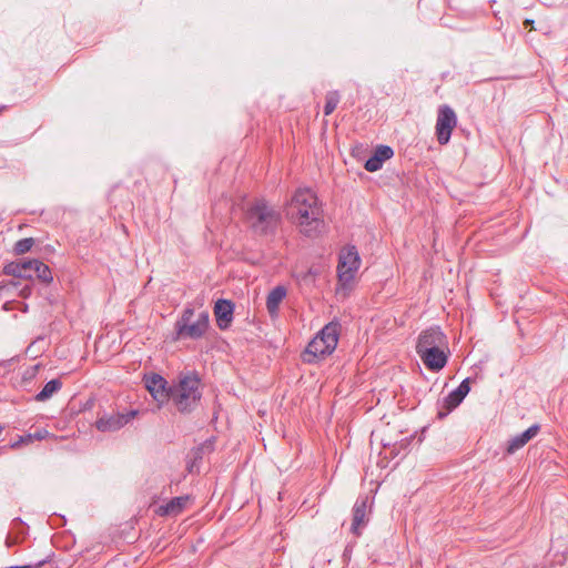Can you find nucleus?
<instances>
[{"instance_id":"nucleus-1","label":"nucleus","mask_w":568,"mask_h":568,"mask_svg":"<svg viewBox=\"0 0 568 568\" xmlns=\"http://www.w3.org/2000/svg\"><path fill=\"white\" fill-rule=\"evenodd\" d=\"M291 215L301 233L313 237L324 224L323 209L316 194L310 189L297 190L291 202Z\"/></svg>"},{"instance_id":"nucleus-2","label":"nucleus","mask_w":568,"mask_h":568,"mask_svg":"<svg viewBox=\"0 0 568 568\" xmlns=\"http://www.w3.org/2000/svg\"><path fill=\"white\" fill-rule=\"evenodd\" d=\"M244 224L256 237H274L282 223L281 212L264 199H255L246 204Z\"/></svg>"},{"instance_id":"nucleus-3","label":"nucleus","mask_w":568,"mask_h":568,"mask_svg":"<svg viewBox=\"0 0 568 568\" xmlns=\"http://www.w3.org/2000/svg\"><path fill=\"white\" fill-rule=\"evenodd\" d=\"M200 384L197 374L190 373L183 375L176 385L169 387V399L180 413L186 414L195 409L202 397Z\"/></svg>"},{"instance_id":"nucleus-4","label":"nucleus","mask_w":568,"mask_h":568,"mask_svg":"<svg viewBox=\"0 0 568 568\" xmlns=\"http://www.w3.org/2000/svg\"><path fill=\"white\" fill-rule=\"evenodd\" d=\"M339 325L328 323L322 331L308 343L305 355L310 356L305 361L312 363L316 359L331 355L338 343Z\"/></svg>"},{"instance_id":"nucleus-5","label":"nucleus","mask_w":568,"mask_h":568,"mask_svg":"<svg viewBox=\"0 0 568 568\" xmlns=\"http://www.w3.org/2000/svg\"><path fill=\"white\" fill-rule=\"evenodd\" d=\"M361 266V257L355 245L344 246L338 254L337 276L338 282L345 287L349 284Z\"/></svg>"},{"instance_id":"nucleus-6","label":"nucleus","mask_w":568,"mask_h":568,"mask_svg":"<svg viewBox=\"0 0 568 568\" xmlns=\"http://www.w3.org/2000/svg\"><path fill=\"white\" fill-rule=\"evenodd\" d=\"M456 124L457 116L455 111L449 105L439 106L436 121V136L440 145H445L449 142Z\"/></svg>"},{"instance_id":"nucleus-7","label":"nucleus","mask_w":568,"mask_h":568,"mask_svg":"<svg viewBox=\"0 0 568 568\" xmlns=\"http://www.w3.org/2000/svg\"><path fill=\"white\" fill-rule=\"evenodd\" d=\"M436 347H447V337L439 326H430L419 334L416 353H422L425 348Z\"/></svg>"},{"instance_id":"nucleus-8","label":"nucleus","mask_w":568,"mask_h":568,"mask_svg":"<svg viewBox=\"0 0 568 568\" xmlns=\"http://www.w3.org/2000/svg\"><path fill=\"white\" fill-rule=\"evenodd\" d=\"M136 414V410H130L125 414H104L97 419L95 427L103 433L115 432L130 423Z\"/></svg>"},{"instance_id":"nucleus-9","label":"nucleus","mask_w":568,"mask_h":568,"mask_svg":"<svg viewBox=\"0 0 568 568\" xmlns=\"http://www.w3.org/2000/svg\"><path fill=\"white\" fill-rule=\"evenodd\" d=\"M210 316L207 312H201L194 323L181 325L175 331L178 338L187 337L191 339H199L203 337L209 328Z\"/></svg>"},{"instance_id":"nucleus-10","label":"nucleus","mask_w":568,"mask_h":568,"mask_svg":"<svg viewBox=\"0 0 568 568\" xmlns=\"http://www.w3.org/2000/svg\"><path fill=\"white\" fill-rule=\"evenodd\" d=\"M446 347L425 348L424 352L417 353L424 365L432 372H439L447 364Z\"/></svg>"},{"instance_id":"nucleus-11","label":"nucleus","mask_w":568,"mask_h":568,"mask_svg":"<svg viewBox=\"0 0 568 568\" xmlns=\"http://www.w3.org/2000/svg\"><path fill=\"white\" fill-rule=\"evenodd\" d=\"M234 303L230 300L220 298L214 305V315L216 325L220 329H226L230 327L233 321Z\"/></svg>"},{"instance_id":"nucleus-12","label":"nucleus","mask_w":568,"mask_h":568,"mask_svg":"<svg viewBox=\"0 0 568 568\" xmlns=\"http://www.w3.org/2000/svg\"><path fill=\"white\" fill-rule=\"evenodd\" d=\"M394 151L388 145H377L374 153L366 160L364 168L368 172H376L382 169L385 161L393 158Z\"/></svg>"},{"instance_id":"nucleus-13","label":"nucleus","mask_w":568,"mask_h":568,"mask_svg":"<svg viewBox=\"0 0 568 568\" xmlns=\"http://www.w3.org/2000/svg\"><path fill=\"white\" fill-rule=\"evenodd\" d=\"M168 382L159 374H152L145 378V386L151 395L158 402H164L169 399V387Z\"/></svg>"},{"instance_id":"nucleus-14","label":"nucleus","mask_w":568,"mask_h":568,"mask_svg":"<svg viewBox=\"0 0 568 568\" xmlns=\"http://www.w3.org/2000/svg\"><path fill=\"white\" fill-rule=\"evenodd\" d=\"M367 503H368L367 497L358 498L355 501V505L353 507V521H352V526H351V531L356 536L361 535L362 528L365 527V525L367 523V519H366Z\"/></svg>"},{"instance_id":"nucleus-15","label":"nucleus","mask_w":568,"mask_h":568,"mask_svg":"<svg viewBox=\"0 0 568 568\" xmlns=\"http://www.w3.org/2000/svg\"><path fill=\"white\" fill-rule=\"evenodd\" d=\"M540 430V426L538 424L531 425L521 434H518L508 440V445L506 448L507 454L513 455L520 448H523L529 440H531Z\"/></svg>"},{"instance_id":"nucleus-16","label":"nucleus","mask_w":568,"mask_h":568,"mask_svg":"<svg viewBox=\"0 0 568 568\" xmlns=\"http://www.w3.org/2000/svg\"><path fill=\"white\" fill-rule=\"evenodd\" d=\"M189 501V496H178L171 498L168 503L156 509L159 516H178L182 513Z\"/></svg>"},{"instance_id":"nucleus-17","label":"nucleus","mask_w":568,"mask_h":568,"mask_svg":"<svg viewBox=\"0 0 568 568\" xmlns=\"http://www.w3.org/2000/svg\"><path fill=\"white\" fill-rule=\"evenodd\" d=\"M287 294L284 286H275L266 297V308L271 317H275L278 314L280 304L283 302Z\"/></svg>"},{"instance_id":"nucleus-18","label":"nucleus","mask_w":568,"mask_h":568,"mask_svg":"<svg viewBox=\"0 0 568 568\" xmlns=\"http://www.w3.org/2000/svg\"><path fill=\"white\" fill-rule=\"evenodd\" d=\"M465 397L458 395L455 390H452L447 396H445L439 404V408L437 412V417L439 419H444L452 413L456 407H458Z\"/></svg>"},{"instance_id":"nucleus-19","label":"nucleus","mask_w":568,"mask_h":568,"mask_svg":"<svg viewBox=\"0 0 568 568\" xmlns=\"http://www.w3.org/2000/svg\"><path fill=\"white\" fill-rule=\"evenodd\" d=\"M62 387V383L60 379L54 378L45 383L42 389L36 395V400L45 402L48 400L54 393L60 390Z\"/></svg>"},{"instance_id":"nucleus-20","label":"nucleus","mask_w":568,"mask_h":568,"mask_svg":"<svg viewBox=\"0 0 568 568\" xmlns=\"http://www.w3.org/2000/svg\"><path fill=\"white\" fill-rule=\"evenodd\" d=\"M34 264V276L42 283H51L53 281V277L50 267L40 260H37Z\"/></svg>"},{"instance_id":"nucleus-21","label":"nucleus","mask_w":568,"mask_h":568,"mask_svg":"<svg viewBox=\"0 0 568 568\" xmlns=\"http://www.w3.org/2000/svg\"><path fill=\"white\" fill-rule=\"evenodd\" d=\"M341 95L338 91H329L325 97L324 114L329 115L334 112L339 103Z\"/></svg>"},{"instance_id":"nucleus-22","label":"nucleus","mask_w":568,"mask_h":568,"mask_svg":"<svg viewBox=\"0 0 568 568\" xmlns=\"http://www.w3.org/2000/svg\"><path fill=\"white\" fill-rule=\"evenodd\" d=\"M37 258H33V260H27V258H22L20 260V268L22 271V278L23 280H31L34 277V263H36Z\"/></svg>"},{"instance_id":"nucleus-23","label":"nucleus","mask_w":568,"mask_h":568,"mask_svg":"<svg viewBox=\"0 0 568 568\" xmlns=\"http://www.w3.org/2000/svg\"><path fill=\"white\" fill-rule=\"evenodd\" d=\"M34 244V240L32 237L21 239L16 242L13 251L16 254L21 255L29 252Z\"/></svg>"},{"instance_id":"nucleus-24","label":"nucleus","mask_w":568,"mask_h":568,"mask_svg":"<svg viewBox=\"0 0 568 568\" xmlns=\"http://www.w3.org/2000/svg\"><path fill=\"white\" fill-rule=\"evenodd\" d=\"M3 273L6 275H10L17 278H22V271L20 268V260L16 262H10L3 267Z\"/></svg>"},{"instance_id":"nucleus-25","label":"nucleus","mask_w":568,"mask_h":568,"mask_svg":"<svg viewBox=\"0 0 568 568\" xmlns=\"http://www.w3.org/2000/svg\"><path fill=\"white\" fill-rule=\"evenodd\" d=\"M194 316V310L191 308V307H186L180 318L176 321L175 323V331L179 328V326L181 325H186L189 323H192V317Z\"/></svg>"},{"instance_id":"nucleus-26","label":"nucleus","mask_w":568,"mask_h":568,"mask_svg":"<svg viewBox=\"0 0 568 568\" xmlns=\"http://www.w3.org/2000/svg\"><path fill=\"white\" fill-rule=\"evenodd\" d=\"M458 395L466 397L470 390L469 378H465L457 388L454 389Z\"/></svg>"},{"instance_id":"nucleus-27","label":"nucleus","mask_w":568,"mask_h":568,"mask_svg":"<svg viewBox=\"0 0 568 568\" xmlns=\"http://www.w3.org/2000/svg\"><path fill=\"white\" fill-rule=\"evenodd\" d=\"M33 440H36V439L32 436V434H27V435H23V436H19V439L11 444V448H18L22 444H29V443H31Z\"/></svg>"},{"instance_id":"nucleus-28","label":"nucleus","mask_w":568,"mask_h":568,"mask_svg":"<svg viewBox=\"0 0 568 568\" xmlns=\"http://www.w3.org/2000/svg\"><path fill=\"white\" fill-rule=\"evenodd\" d=\"M53 556V554L47 556L44 559L42 560H39L38 562L36 564H29V565H22V566H17V568H41L42 566H44L45 564H48L50 560H51V557Z\"/></svg>"},{"instance_id":"nucleus-29","label":"nucleus","mask_w":568,"mask_h":568,"mask_svg":"<svg viewBox=\"0 0 568 568\" xmlns=\"http://www.w3.org/2000/svg\"><path fill=\"white\" fill-rule=\"evenodd\" d=\"M317 274H318L317 270H315V268L311 267V268H308V271H307V272H305V273L302 275V281H303L304 283H307V282H310V281H313V280H314V277H315Z\"/></svg>"},{"instance_id":"nucleus-30","label":"nucleus","mask_w":568,"mask_h":568,"mask_svg":"<svg viewBox=\"0 0 568 568\" xmlns=\"http://www.w3.org/2000/svg\"><path fill=\"white\" fill-rule=\"evenodd\" d=\"M51 434L45 429V428H41V429H38L36 430L32 436L34 437L36 440H42V439H45L47 437H49Z\"/></svg>"},{"instance_id":"nucleus-31","label":"nucleus","mask_w":568,"mask_h":568,"mask_svg":"<svg viewBox=\"0 0 568 568\" xmlns=\"http://www.w3.org/2000/svg\"><path fill=\"white\" fill-rule=\"evenodd\" d=\"M30 293H31V290L29 287H24L21 291V296L27 297V296H29Z\"/></svg>"},{"instance_id":"nucleus-32","label":"nucleus","mask_w":568,"mask_h":568,"mask_svg":"<svg viewBox=\"0 0 568 568\" xmlns=\"http://www.w3.org/2000/svg\"><path fill=\"white\" fill-rule=\"evenodd\" d=\"M14 544H16V540H14V539H12V538H10V537H8V538L6 539V545H7V547H11V546H13Z\"/></svg>"},{"instance_id":"nucleus-33","label":"nucleus","mask_w":568,"mask_h":568,"mask_svg":"<svg viewBox=\"0 0 568 568\" xmlns=\"http://www.w3.org/2000/svg\"><path fill=\"white\" fill-rule=\"evenodd\" d=\"M18 283L14 282V281H10L8 284L3 285V286H0V290H2L3 287H7V286H17Z\"/></svg>"},{"instance_id":"nucleus-34","label":"nucleus","mask_w":568,"mask_h":568,"mask_svg":"<svg viewBox=\"0 0 568 568\" xmlns=\"http://www.w3.org/2000/svg\"><path fill=\"white\" fill-rule=\"evenodd\" d=\"M525 24H526V26H531V27H532V24H534V20H528V19H527V20L525 21Z\"/></svg>"},{"instance_id":"nucleus-35","label":"nucleus","mask_w":568,"mask_h":568,"mask_svg":"<svg viewBox=\"0 0 568 568\" xmlns=\"http://www.w3.org/2000/svg\"><path fill=\"white\" fill-rule=\"evenodd\" d=\"M390 454L394 455V456L398 455V453L395 452V448L390 450Z\"/></svg>"},{"instance_id":"nucleus-36","label":"nucleus","mask_w":568,"mask_h":568,"mask_svg":"<svg viewBox=\"0 0 568 568\" xmlns=\"http://www.w3.org/2000/svg\"><path fill=\"white\" fill-rule=\"evenodd\" d=\"M3 109H6V106H4V105L0 106V112H1Z\"/></svg>"}]
</instances>
